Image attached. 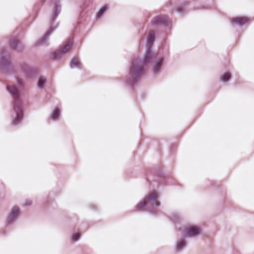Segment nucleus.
Returning a JSON list of instances; mask_svg holds the SVG:
<instances>
[{"mask_svg": "<svg viewBox=\"0 0 254 254\" xmlns=\"http://www.w3.org/2000/svg\"><path fill=\"white\" fill-rule=\"evenodd\" d=\"M249 21V18L247 17H237L233 18L231 22L237 26H243L246 25Z\"/></svg>", "mask_w": 254, "mask_h": 254, "instance_id": "obj_15", "label": "nucleus"}, {"mask_svg": "<svg viewBox=\"0 0 254 254\" xmlns=\"http://www.w3.org/2000/svg\"><path fill=\"white\" fill-rule=\"evenodd\" d=\"M53 0L54 5L51 13V17L49 20L51 22H54L55 21L61 10V4L59 0Z\"/></svg>", "mask_w": 254, "mask_h": 254, "instance_id": "obj_10", "label": "nucleus"}, {"mask_svg": "<svg viewBox=\"0 0 254 254\" xmlns=\"http://www.w3.org/2000/svg\"><path fill=\"white\" fill-rule=\"evenodd\" d=\"M165 63L164 58L160 57L155 59L153 63L151 71L154 74H159L163 67Z\"/></svg>", "mask_w": 254, "mask_h": 254, "instance_id": "obj_7", "label": "nucleus"}, {"mask_svg": "<svg viewBox=\"0 0 254 254\" xmlns=\"http://www.w3.org/2000/svg\"><path fill=\"white\" fill-rule=\"evenodd\" d=\"M107 5H104L103 7L101 8L98 11L97 14V18H99L103 16L107 9Z\"/></svg>", "mask_w": 254, "mask_h": 254, "instance_id": "obj_22", "label": "nucleus"}, {"mask_svg": "<svg viewBox=\"0 0 254 254\" xmlns=\"http://www.w3.org/2000/svg\"><path fill=\"white\" fill-rule=\"evenodd\" d=\"M57 27V23H53L51 25L47 31L45 33L44 35L40 38L37 42V45H45L49 39L50 34L55 30Z\"/></svg>", "mask_w": 254, "mask_h": 254, "instance_id": "obj_11", "label": "nucleus"}, {"mask_svg": "<svg viewBox=\"0 0 254 254\" xmlns=\"http://www.w3.org/2000/svg\"><path fill=\"white\" fill-rule=\"evenodd\" d=\"M231 74L230 72H225L223 73L220 77V79L222 82L226 83L231 78Z\"/></svg>", "mask_w": 254, "mask_h": 254, "instance_id": "obj_21", "label": "nucleus"}, {"mask_svg": "<svg viewBox=\"0 0 254 254\" xmlns=\"http://www.w3.org/2000/svg\"><path fill=\"white\" fill-rule=\"evenodd\" d=\"M69 65L71 68H76L77 69H81V64L77 58H73L71 60Z\"/></svg>", "mask_w": 254, "mask_h": 254, "instance_id": "obj_17", "label": "nucleus"}, {"mask_svg": "<svg viewBox=\"0 0 254 254\" xmlns=\"http://www.w3.org/2000/svg\"><path fill=\"white\" fill-rule=\"evenodd\" d=\"M6 88L13 100L12 103L13 114L11 116V124L12 126H16L21 123L24 116V110L19 98V90L15 85L7 84Z\"/></svg>", "mask_w": 254, "mask_h": 254, "instance_id": "obj_2", "label": "nucleus"}, {"mask_svg": "<svg viewBox=\"0 0 254 254\" xmlns=\"http://www.w3.org/2000/svg\"><path fill=\"white\" fill-rule=\"evenodd\" d=\"M174 8H173L171 9H170L171 12H173L174 11Z\"/></svg>", "mask_w": 254, "mask_h": 254, "instance_id": "obj_29", "label": "nucleus"}, {"mask_svg": "<svg viewBox=\"0 0 254 254\" xmlns=\"http://www.w3.org/2000/svg\"><path fill=\"white\" fill-rule=\"evenodd\" d=\"M200 229L197 226H190L185 231L184 235L186 236L194 237L200 233Z\"/></svg>", "mask_w": 254, "mask_h": 254, "instance_id": "obj_12", "label": "nucleus"}, {"mask_svg": "<svg viewBox=\"0 0 254 254\" xmlns=\"http://www.w3.org/2000/svg\"><path fill=\"white\" fill-rule=\"evenodd\" d=\"M86 4H84L81 7V8L83 10H84L85 8H86Z\"/></svg>", "mask_w": 254, "mask_h": 254, "instance_id": "obj_27", "label": "nucleus"}, {"mask_svg": "<svg viewBox=\"0 0 254 254\" xmlns=\"http://www.w3.org/2000/svg\"><path fill=\"white\" fill-rule=\"evenodd\" d=\"M31 203H32V202H31V200H26L25 201V202H24V205L25 206H28L30 205L31 204Z\"/></svg>", "mask_w": 254, "mask_h": 254, "instance_id": "obj_26", "label": "nucleus"}, {"mask_svg": "<svg viewBox=\"0 0 254 254\" xmlns=\"http://www.w3.org/2000/svg\"><path fill=\"white\" fill-rule=\"evenodd\" d=\"M187 244V241L184 239H179L176 243V250L177 252L182 251L185 247Z\"/></svg>", "mask_w": 254, "mask_h": 254, "instance_id": "obj_18", "label": "nucleus"}, {"mask_svg": "<svg viewBox=\"0 0 254 254\" xmlns=\"http://www.w3.org/2000/svg\"><path fill=\"white\" fill-rule=\"evenodd\" d=\"M46 83L47 80L45 77L42 76L39 77L37 84L38 88L39 89H43L44 88Z\"/></svg>", "mask_w": 254, "mask_h": 254, "instance_id": "obj_20", "label": "nucleus"}, {"mask_svg": "<svg viewBox=\"0 0 254 254\" xmlns=\"http://www.w3.org/2000/svg\"><path fill=\"white\" fill-rule=\"evenodd\" d=\"M156 33L153 30H150L146 37V48L152 49L153 43L155 40Z\"/></svg>", "mask_w": 254, "mask_h": 254, "instance_id": "obj_13", "label": "nucleus"}, {"mask_svg": "<svg viewBox=\"0 0 254 254\" xmlns=\"http://www.w3.org/2000/svg\"><path fill=\"white\" fill-rule=\"evenodd\" d=\"M20 215V209L17 206H13L10 210L5 219L6 227H10L14 225L17 221Z\"/></svg>", "mask_w": 254, "mask_h": 254, "instance_id": "obj_5", "label": "nucleus"}, {"mask_svg": "<svg viewBox=\"0 0 254 254\" xmlns=\"http://www.w3.org/2000/svg\"><path fill=\"white\" fill-rule=\"evenodd\" d=\"M20 69L26 77L34 76L38 73L37 68L30 66L25 63L20 65Z\"/></svg>", "mask_w": 254, "mask_h": 254, "instance_id": "obj_9", "label": "nucleus"}, {"mask_svg": "<svg viewBox=\"0 0 254 254\" xmlns=\"http://www.w3.org/2000/svg\"><path fill=\"white\" fill-rule=\"evenodd\" d=\"M171 217H172V219L175 221H178L179 219V217L178 215L177 214H173L172 215Z\"/></svg>", "mask_w": 254, "mask_h": 254, "instance_id": "obj_24", "label": "nucleus"}, {"mask_svg": "<svg viewBox=\"0 0 254 254\" xmlns=\"http://www.w3.org/2000/svg\"><path fill=\"white\" fill-rule=\"evenodd\" d=\"M150 23L152 27L162 25L169 30L171 28V22L168 17L165 15L161 14L154 17Z\"/></svg>", "mask_w": 254, "mask_h": 254, "instance_id": "obj_4", "label": "nucleus"}, {"mask_svg": "<svg viewBox=\"0 0 254 254\" xmlns=\"http://www.w3.org/2000/svg\"><path fill=\"white\" fill-rule=\"evenodd\" d=\"M17 84L18 85V86H19V87H22L23 86V81L22 80H21L20 79H17Z\"/></svg>", "mask_w": 254, "mask_h": 254, "instance_id": "obj_25", "label": "nucleus"}, {"mask_svg": "<svg viewBox=\"0 0 254 254\" xmlns=\"http://www.w3.org/2000/svg\"><path fill=\"white\" fill-rule=\"evenodd\" d=\"M172 4V2L170 1L168 4V6H171Z\"/></svg>", "mask_w": 254, "mask_h": 254, "instance_id": "obj_28", "label": "nucleus"}, {"mask_svg": "<svg viewBox=\"0 0 254 254\" xmlns=\"http://www.w3.org/2000/svg\"><path fill=\"white\" fill-rule=\"evenodd\" d=\"M73 42L69 39L63 46L59 50L58 53H53L52 56L54 60H57L63 54L67 52L69 49L72 46Z\"/></svg>", "mask_w": 254, "mask_h": 254, "instance_id": "obj_8", "label": "nucleus"}, {"mask_svg": "<svg viewBox=\"0 0 254 254\" xmlns=\"http://www.w3.org/2000/svg\"><path fill=\"white\" fill-rule=\"evenodd\" d=\"M160 205V202L158 199L157 194L155 192L145 196L144 198L138 202L135 206V208L138 210L145 209L152 214H157L158 211L157 207Z\"/></svg>", "mask_w": 254, "mask_h": 254, "instance_id": "obj_3", "label": "nucleus"}, {"mask_svg": "<svg viewBox=\"0 0 254 254\" xmlns=\"http://www.w3.org/2000/svg\"><path fill=\"white\" fill-rule=\"evenodd\" d=\"M175 11L180 14H185L187 11V4L185 3L179 4L175 7Z\"/></svg>", "mask_w": 254, "mask_h": 254, "instance_id": "obj_19", "label": "nucleus"}, {"mask_svg": "<svg viewBox=\"0 0 254 254\" xmlns=\"http://www.w3.org/2000/svg\"><path fill=\"white\" fill-rule=\"evenodd\" d=\"M10 47L13 50L18 52L21 51L22 49L21 43L15 38L12 37L9 40Z\"/></svg>", "mask_w": 254, "mask_h": 254, "instance_id": "obj_14", "label": "nucleus"}, {"mask_svg": "<svg viewBox=\"0 0 254 254\" xmlns=\"http://www.w3.org/2000/svg\"><path fill=\"white\" fill-rule=\"evenodd\" d=\"M10 62L11 59L9 54L5 51L1 52L0 56V66L3 68L7 73H11L13 71Z\"/></svg>", "mask_w": 254, "mask_h": 254, "instance_id": "obj_6", "label": "nucleus"}, {"mask_svg": "<svg viewBox=\"0 0 254 254\" xmlns=\"http://www.w3.org/2000/svg\"><path fill=\"white\" fill-rule=\"evenodd\" d=\"M61 116V110L60 108L56 107L52 112L50 119L53 121L58 120Z\"/></svg>", "mask_w": 254, "mask_h": 254, "instance_id": "obj_16", "label": "nucleus"}, {"mask_svg": "<svg viewBox=\"0 0 254 254\" xmlns=\"http://www.w3.org/2000/svg\"><path fill=\"white\" fill-rule=\"evenodd\" d=\"M45 0H40L41 2H43Z\"/></svg>", "mask_w": 254, "mask_h": 254, "instance_id": "obj_30", "label": "nucleus"}, {"mask_svg": "<svg viewBox=\"0 0 254 254\" xmlns=\"http://www.w3.org/2000/svg\"><path fill=\"white\" fill-rule=\"evenodd\" d=\"M155 57L152 49L146 48L141 61L137 60L130 63L128 74L124 79L125 84L130 87L137 85L145 72L146 66L153 61Z\"/></svg>", "mask_w": 254, "mask_h": 254, "instance_id": "obj_1", "label": "nucleus"}, {"mask_svg": "<svg viewBox=\"0 0 254 254\" xmlns=\"http://www.w3.org/2000/svg\"><path fill=\"white\" fill-rule=\"evenodd\" d=\"M80 237V234L79 233H75L72 235L71 237V239L72 242H74L78 241Z\"/></svg>", "mask_w": 254, "mask_h": 254, "instance_id": "obj_23", "label": "nucleus"}]
</instances>
